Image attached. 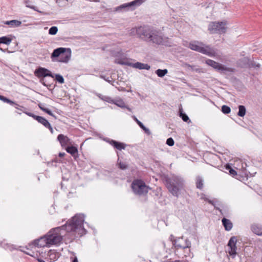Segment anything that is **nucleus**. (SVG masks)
Listing matches in <instances>:
<instances>
[{"mask_svg": "<svg viewBox=\"0 0 262 262\" xmlns=\"http://www.w3.org/2000/svg\"><path fill=\"white\" fill-rule=\"evenodd\" d=\"M206 63L208 66H211L213 68L220 71L222 72H231L232 70L230 68L226 67L224 65L219 63L211 59H207L206 60Z\"/></svg>", "mask_w": 262, "mask_h": 262, "instance_id": "nucleus-12", "label": "nucleus"}, {"mask_svg": "<svg viewBox=\"0 0 262 262\" xmlns=\"http://www.w3.org/2000/svg\"><path fill=\"white\" fill-rule=\"evenodd\" d=\"M179 116L182 118V119L184 122H190V120L189 119L188 116L185 113H184L181 104H180L179 105Z\"/></svg>", "mask_w": 262, "mask_h": 262, "instance_id": "nucleus-21", "label": "nucleus"}, {"mask_svg": "<svg viewBox=\"0 0 262 262\" xmlns=\"http://www.w3.org/2000/svg\"><path fill=\"white\" fill-rule=\"evenodd\" d=\"M145 0H135L132 2L124 4L116 8V11H121L122 9L134 10L137 6H139L144 3Z\"/></svg>", "mask_w": 262, "mask_h": 262, "instance_id": "nucleus-11", "label": "nucleus"}, {"mask_svg": "<svg viewBox=\"0 0 262 262\" xmlns=\"http://www.w3.org/2000/svg\"><path fill=\"white\" fill-rule=\"evenodd\" d=\"M84 221L83 214H77L68 220L66 224L51 229L46 234L48 238L46 240L48 241L50 246L60 244L62 242L61 230L72 234L74 238L85 234L87 231L83 227Z\"/></svg>", "mask_w": 262, "mask_h": 262, "instance_id": "nucleus-1", "label": "nucleus"}, {"mask_svg": "<svg viewBox=\"0 0 262 262\" xmlns=\"http://www.w3.org/2000/svg\"><path fill=\"white\" fill-rule=\"evenodd\" d=\"M97 96L99 97V98H102L100 95H97Z\"/></svg>", "mask_w": 262, "mask_h": 262, "instance_id": "nucleus-51", "label": "nucleus"}, {"mask_svg": "<svg viewBox=\"0 0 262 262\" xmlns=\"http://www.w3.org/2000/svg\"><path fill=\"white\" fill-rule=\"evenodd\" d=\"M38 106H39V108H40V106L41 107H44L43 106V105H42V104H41V103H39V104H38Z\"/></svg>", "mask_w": 262, "mask_h": 262, "instance_id": "nucleus-46", "label": "nucleus"}, {"mask_svg": "<svg viewBox=\"0 0 262 262\" xmlns=\"http://www.w3.org/2000/svg\"><path fill=\"white\" fill-rule=\"evenodd\" d=\"M49 256L51 259L54 260H57L59 257V254L58 252H56L52 250H50L49 252Z\"/></svg>", "mask_w": 262, "mask_h": 262, "instance_id": "nucleus-31", "label": "nucleus"}, {"mask_svg": "<svg viewBox=\"0 0 262 262\" xmlns=\"http://www.w3.org/2000/svg\"><path fill=\"white\" fill-rule=\"evenodd\" d=\"M65 149L67 152L71 154L75 160H76L78 158L79 155L77 147L73 146V144L72 145L67 146Z\"/></svg>", "mask_w": 262, "mask_h": 262, "instance_id": "nucleus-20", "label": "nucleus"}, {"mask_svg": "<svg viewBox=\"0 0 262 262\" xmlns=\"http://www.w3.org/2000/svg\"><path fill=\"white\" fill-rule=\"evenodd\" d=\"M40 109L42 110V111L45 112L48 115H50L51 116L54 117L55 119H56V117L55 115H54L52 112L48 108H47L46 107H41L40 106Z\"/></svg>", "mask_w": 262, "mask_h": 262, "instance_id": "nucleus-36", "label": "nucleus"}, {"mask_svg": "<svg viewBox=\"0 0 262 262\" xmlns=\"http://www.w3.org/2000/svg\"><path fill=\"white\" fill-rule=\"evenodd\" d=\"M55 80L58 81L59 83H64V78L61 75L55 74Z\"/></svg>", "mask_w": 262, "mask_h": 262, "instance_id": "nucleus-38", "label": "nucleus"}, {"mask_svg": "<svg viewBox=\"0 0 262 262\" xmlns=\"http://www.w3.org/2000/svg\"><path fill=\"white\" fill-rule=\"evenodd\" d=\"M25 4H26V6L28 8H31L40 13L41 14H45L44 12L40 11L36 9V7L34 6H32L29 4L30 1L28 0H25L24 1Z\"/></svg>", "mask_w": 262, "mask_h": 262, "instance_id": "nucleus-34", "label": "nucleus"}, {"mask_svg": "<svg viewBox=\"0 0 262 262\" xmlns=\"http://www.w3.org/2000/svg\"><path fill=\"white\" fill-rule=\"evenodd\" d=\"M183 66V67L189 68V70H191V71H195L198 73L203 72L202 69L199 68L198 66H192L187 63H184Z\"/></svg>", "mask_w": 262, "mask_h": 262, "instance_id": "nucleus-23", "label": "nucleus"}, {"mask_svg": "<svg viewBox=\"0 0 262 262\" xmlns=\"http://www.w3.org/2000/svg\"><path fill=\"white\" fill-rule=\"evenodd\" d=\"M5 24L9 25L11 27L15 28L20 26L21 24V22L18 20H12L5 21Z\"/></svg>", "mask_w": 262, "mask_h": 262, "instance_id": "nucleus-25", "label": "nucleus"}, {"mask_svg": "<svg viewBox=\"0 0 262 262\" xmlns=\"http://www.w3.org/2000/svg\"><path fill=\"white\" fill-rule=\"evenodd\" d=\"M58 31V28L56 26H53L49 29V34L50 35H55Z\"/></svg>", "mask_w": 262, "mask_h": 262, "instance_id": "nucleus-37", "label": "nucleus"}, {"mask_svg": "<svg viewBox=\"0 0 262 262\" xmlns=\"http://www.w3.org/2000/svg\"><path fill=\"white\" fill-rule=\"evenodd\" d=\"M25 253H26V254H27V255H28L32 256V254H30V253H29L25 252Z\"/></svg>", "mask_w": 262, "mask_h": 262, "instance_id": "nucleus-49", "label": "nucleus"}, {"mask_svg": "<svg viewBox=\"0 0 262 262\" xmlns=\"http://www.w3.org/2000/svg\"><path fill=\"white\" fill-rule=\"evenodd\" d=\"M117 165L118 167L122 170H125L128 167V164L126 162L121 161L119 158H118L117 160Z\"/></svg>", "mask_w": 262, "mask_h": 262, "instance_id": "nucleus-27", "label": "nucleus"}, {"mask_svg": "<svg viewBox=\"0 0 262 262\" xmlns=\"http://www.w3.org/2000/svg\"><path fill=\"white\" fill-rule=\"evenodd\" d=\"M155 73L159 77H163L168 73V70L167 69H158Z\"/></svg>", "mask_w": 262, "mask_h": 262, "instance_id": "nucleus-33", "label": "nucleus"}, {"mask_svg": "<svg viewBox=\"0 0 262 262\" xmlns=\"http://www.w3.org/2000/svg\"><path fill=\"white\" fill-rule=\"evenodd\" d=\"M153 29L149 27L143 26L139 27L137 28L132 29L131 33L136 32L138 36L142 39L149 40Z\"/></svg>", "mask_w": 262, "mask_h": 262, "instance_id": "nucleus-8", "label": "nucleus"}, {"mask_svg": "<svg viewBox=\"0 0 262 262\" xmlns=\"http://www.w3.org/2000/svg\"><path fill=\"white\" fill-rule=\"evenodd\" d=\"M0 50H2V51H3V52L4 51V50H3L1 48V47H0Z\"/></svg>", "mask_w": 262, "mask_h": 262, "instance_id": "nucleus-52", "label": "nucleus"}, {"mask_svg": "<svg viewBox=\"0 0 262 262\" xmlns=\"http://www.w3.org/2000/svg\"><path fill=\"white\" fill-rule=\"evenodd\" d=\"M107 142L112 146H113L114 148L117 149L118 150H121L122 149H124L126 146V144L125 143L120 142L112 139H107Z\"/></svg>", "mask_w": 262, "mask_h": 262, "instance_id": "nucleus-19", "label": "nucleus"}, {"mask_svg": "<svg viewBox=\"0 0 262 262\" xmlns=\"http://www.w3.org/2000/svg\"><path fill=\"white\" fill-rule=\"evenodd\" d=\"M257 67H259V64H257Z\"/></svg>", "mask_w": 262, "mask_h": 262, "instance_id": "nucleus-54", "label": "nucleus"}, {"mask_svg": "<svg viewBox=\"0 0 262 262\" xmlns=\"http://www.w3.org/2000/svg\"><path fill=\"white\" fill-rule=\"evenodd\" d=\"M12 39L7 36L0 37V43L9 45L11 42Z\"/></svg>", "mask_w": 262, "mask_h": 262, "instance_id": "nucleus-32", "label": "nucleus"}, {"mask_svg": "<svg viewBox=\"0 0 262 262\" xmlns=\"http://www.w3.org/2000/svg\"><path fill=\"white\" fill-rule=\"evenodd\" d=\"M5 102L8 103L10 105L15 107L18 110L22 112L23 113L26 114L29 117H32L34 120L37 121L39 123L42 124L45 127L50 123L49 122L43 117H41L39 116H37L34 115L33 113L28 112V108L26 107L20 105L16 102L12 101L11 99H1Z\"/></svg>", "mask_w": 262, "mask_h": 262, "instance_id": "nucleus-4", "label": "nucleus"}, {"mask_svg": "<svg viewBox=\"0 0 262 262\" xmlns=\"http://www.w3.org/2000/svg\"><path fill=\"white\" fill-rule=\"evenodd\" d=\"M203 180L201 177H197L196 179V187L198 189L202 190L203 188Z\"/></svg>", "mask_w": 262, "mask_h": 262, "instance_id": "nucleus-29", "label": "nucleus"}, {"mask_svg": "<svg viewBox=\"0 0 262 262\" xmlns=\"http://www.w3.org/2000/svg\"><path fill=\"white\" fill-rule=\"evenodd\" d=\"M71 56V51L69 48H58L55 49L51 54V57H59V61L68 62Z\"/></svg>", "mask_w": 262, "mask_h": 262, "instance_id": "nucleus-7", "label": "nucleus"}, {"mask_svg": "<svg viewBox=\"0 0 262 262\" xmlns=\"http://www.w3.org/2000/svg\"><path fill=\"white\" fill-rule=\"evenodd\" d=\"M213 206L216 210H217L220 211V212L221 213V214L223 215L222 210L221 209H220V207H219L217 206H216V204H215Z\"/></svg>", "mask_w": 262, "mask_h": 262, "instance_id": "nucleus-41", "label": "nucleus"}, {"mask_svg": "<svg viewBox=\"0 0 262 262\" xmlns=\"http://www.w3.org/2000/svg\"><path fill=\"white\" fill-rule=\"evenodd\" d=\"M131 187L133 192L140 196L146 195L150 189L141 179L134 180L132 183Z\"/></svg>", "mask_w": 262, "mask_h": 262, "instance_id": "nucleus-6", "label": "nucleus"}, {"mask_svg": "<svg viewBox=\"0 0 262 262\" xmlns=\"http://www.w3.org/2000/svg\"><path fill=\"white\" fill-rule=\"evenodd\" d=\"M208 203L210 204H211L212 205L214 206L215 204L214 203V202L213 201H211V200H208Z\"/></svg>", "mask_w": 262, "mask_h": 262, "instance_id": "nucleus-43", "label": "nucleus"}, {"mask_svg": "<svg viewBox=\"0 0 262 262\" xmlns=\"http://www.w3.org/2000/svg\"><path fill=\"white\" fill-rule=\"evenodd\" d=\"M65 155L64 152H59V157H63Z\"/></svg>", "mask_w": 262, "mask_h": 262, "instance_id": "nucleus-42", "label": "nucleus"}, {"mask_svg": "<svg viewBox=\"0 0 262 262\" xmlns=\"http://www.w3.org/2000/svg\"><path fill=\"white\" fill-rule=\"evenodd\" d=\"M188 47L192 50L197 51L209 57H214L216 55V52L214 49L210 48L209 46L205 45L202 42L198 41H191Z\"/></svg>", "mask_w": 262, "mask_h": 262, "instance_id": "nucleus-5", "label": "nucleus"}, {"mask_svg": "<svg viewBox=\"0 0 262 262\" xmlns=\"http://www.w3.org/2000/svg\"><path fill=\"white\" fill-rule=\"evenodd\" d=\"M246 113V107L242 105L238 106V112H237V115L239 117H243Z\"/></svg>", "mask_w": 262, "mask_h": 262, "instance_id": "nucleus-28", "label": "nucleus"}, {"mask_svg": "<svg viewBox=\"0 0 262 262\" xmlns=\"http://www.w3.org/2000/svg\"><path fill=\"white\" fill-rule=\"evenodd\" d=\"M35 75L39 77H42V78L41 79V82L44 84L46 85L44 82V78L46 77H51L52 78H54V75L52 74V73L48 69L39 67L37 69H36L35 71Z\"/></svg>", "mask_w": 262, "mask_h": 262, "instance_id": "nucleus-13", "label": "nucleus"}, {"mask_svg": "<svg viewBox=\"0 0 262 262\" xmlns=\"http://www.w3.org/2000/svg\"><path fill=\"white\" fill-rule=\"evenodd\" d=\"M222 222L225 230L230 231L231 230L233 227V224L229 219L224 217L222 219Z\"/></svg>", "mask_w": 262, "mask_h": 262, "instance_id": "nucleus-22", "label": "nucleus"}, {"mask_svg": "<svg viewBox=\"0 0 262 262\" xmlns=\"http://www.w3.org/2000/svg\"><path fill=\"white\" fill-rule=\"evenodd\" d=\"M161 180L168 191L175 196L178 197L180 191L184 187L183 180L176 176H168L166 174H162Z\"/></svg>", "mask_w": 262, "mask_h": 262, "instance_id": "nucleus-2", "label": "nucleus"}, {"mask_svg": "<svg viewBox=\"0 0 262 262\" xmlns=\"http://www.w3.org/2000/svg\"><path fill=\"white\" fill-rule=\"evenodd\" d=\"M236 243H237V238L236 236H232L228 243V246L229 247V254L232 257H234V256L236 255Z\"/></svg>", "mask_w": 262, "mask_h": 262, "instance_id": "nucleus-15", "label": "nucleus"}, {"mask_svg": "<svg viewBox=\"0 0 262 262\" xmlns=\"http://www.w3.org/2000/svg\"><path fill=\"white\" fill-rule=\"evenodd\" d=\"M46 127L48 128L52 134L53 133V129L52 126L51 125L50 123H49Z\"/></svg>", "mask_w": 262, "mask_h": 262, "instance_id": "nucleus-40", "label": "nucleus"}, {"mask_svg": "<svg viewBox=\"0 0 262 262\" xmlns=\"http://www.w3.org/2000/svg\"><path fill=\"white\" fill-rule=\"evenodd\" d=\"M0 98H1V99H5V98H7L4 97V96H3L2 95H0Z\"/></svg>", "mask_w": 262, "mask_h": 262, "instance_id": "nucleus-47", "label": "nucleus"}, {"mask_svg": "<svg viewBox=\"0 0 262 262\" xmlns=\"http://www.w3.org/2000/svg\"><path fill=\"white\" fill-rule=\"evenodd\" d=\"M105 100L110 103L115 104L118 107L121 108H126L128 111H131V110L128 107L124 102L123 99H102Z\"/></svg>", "mask_w": 262, "mask_h": 262, "instance_id": "nucleus-18", "label": "nucleus"}, {"mask_svg": "<svg viewBox=\"0 0 262 262\" xmlns=\"http://www.w3.org/2000/svg\"><path fill=\"white\" fill-rule=\"evenodd\" d=\"M226 23L225 21L211 22L208 25V30L212 34H223L226 31Z\"/></svg>", "mask_w": 262, "mask_h": 262, "instance_id": "nucleus-9", "label": "nucleus"}, {"mask_svg": "<svg viewBox=\"0 0 262 262\" xmlns=\"http://www.w3.org/2000/svg\"><path fill=\"white\" fill-rule=\"evenodd\" d=\"M92 1H93V2H99V0H92Z\"/></svg>", "mask_w": 262, "mask_h": 262, "instance_id": "nucleus-50", "label": "nucleus"}, {"mask_svg": "<svg viewBox=\"0 0 262 262\" xmlns=\"http://www.w3.org/2000/svg\"><path fill=\"white\" fill-rule=\"evenodd\" d=\"M115 63L121 64V65H126L133 68L138 69L140 70L145 69L149 70L150 68L149 65L147 63H143L140 62H137L136 63H132L128 61H123L121 60L116 59Z\"/></svg>", "mask_w": 262, "mask_h": 262, "instance_id": "nucleus-10", "label": "nucleus"}, {"mask_svg": "<svg viewBox=\"0 0 262 262\" xmlns=\"http://www.w3.org/2000/svg\"><path fill=\"white\" fill-rule=\"evenodd\" d=\"M225 169L228 170L229 172V174L232 177H235V176L237 175L236 171L233 169L229 164H227L225 166Z\"/></svg>", "mask_w": 262, "mask_h": 262, "instance_id": "nucleus-30", "label": "nucleus"}, {"mask_svg": "<svg viewBox=\"0 0 262 262\" xmlns=\"http://www.w3.org/2000/svg\"><path fill=\"white\" fill-rule=\"evenodd\" d=\"M252 232L259 236H262V226L258 225H253L251 226Z\"/></svg>", "mask_w": 262, "mask_h": 262, "instance_id": "nucleus-24", "label": "nucleus"}, {"mask_svg": "<svg viewBox=\"0 0 262 262\" xmlns=\"http://www.w3.org/2000/svg\"><path fill=\"white\" fill-rule=\"evenodd\" d=\"M134 120L137 122V123L138 124V125L145 132L146 134L147 135L150 134V132L148 128L146 127L144 124L139 121L135 116L134 117Z\"/></svg>", "mask_w": 262, "mask_h": 262, "instance_id": "nucleus-26", "label": "nucleus"}, {"mask_svg": "<svg viewBox=\"0 0 262 262\" xmlns=\"http://www.w3.org/2000/svg\"><path fill=\"white\" fill-rule=\"evenodd\" d=\"M164 40L165 39L161 33L154 29L152 30L149 39V41L158 45H164L165 42Z\"/></svg>", "mask_w": 262, "mask_h": 262, "instance_id": "nucleus-14", "label": "nucleus"}, {"mask_svg": "<svg viewBox=\"0 0 262 262\" xmlns=\"http://www.w3.org/2000/svg\"><path fill=\"white\" fill-rule=\"evenodd\" d=\"M57 140L59 142L61 147H66L67 146L72 145V141L67 136L59 134L57 136Z\"/></svg>", "mask_w": 262, "mask_h": 262, "instance_id": "nucleus-17", "label": "nucleus"}, {"mask_svg": "<svg viewBox=\"0 0 262 262\" xmlns=\"http://www.w3.org/2000/svg\"><path fill=\"white\" fill-rule=\"evenodd\" d=\"M169 240L172 242V245L177 250L181 249L186 252L184 255L185 257H190L191 242L187 239L184 238L183 236L176 237L173 235L171 234L169 237Z\"/></svg>", "mask_w": 262, "mask_h": 262, "instance_id": "nucleus-3", "label": "nucleus"}, {"mask_svg": "<svg viewBox=\"0 0 262 262\" xmlns=\"http://www.w3.org/2000/svg\"><path fill=\"white\" fill-rule=\"evenodd\" d=\"M72 262H78V259L76 256L74 257Z\"/></svg>", "mask_w": 262, "mask_h": 262, "instance_id": "nucleus-44", "label": "nucleus"}, {"mask_svg": "<svg viewBox=\"0 0 262 262\" xmlns=\"http://www.w3.org/2000/svg\"><path fill=\"white\" fill-rule=\"evenodd\" d=\"M166 143L168 145H169L170 146H172L174 145V141L173 139L170 137L167 139Z\"/></svg>", "mask_w": 262, "mask_h": 262, "instance_id": "nucleus-39", "label": "nucleus"}, {"mask_svg": "<svg viewBox=\"0 0 262 262\" xmlns=\"http://www.w3.org/2000/svg\"><path fill=\"white\" fill-rule=\"evenodd\" d=\"M48 239L47 235H45L40 238L34 240L32 244L35 247H37L38 248L45 247H50L48 241L46 240Z\"/></svg>", "mask_w": 262, "mask_h": 262, "instance_id": "nucleus-16", "label": "nucleus"}, {"mask_svg": "<svg viewBox=\"0 0 262 262\" xmlns=\"http://www.w3.org/2000/svg\"><path fill=\"white\" fill-rule=\"evenodd\" d=\"M221 111L224 114H228L231 112V108L229 106L227 105H223L222 106Z\"/></svg>", "mask_w": 262, "mask_h": 262, "instance_id": "nucleus-35", "label": "nucleus"}, {"mask_svg": "<svg viewBox=\"0 0 262 262\" xmlns=\"http://www.w3.org/2000/svg\"><path fill=\"white\" fill-rule=\"evenodd\" d=\"M37 261L38 262H46L45 260H43V259H40V258H38Z\"/></svg>", "mask_w": 262, "mask_h": 262, "instance_id": "nucleus-45", "label": "nucleus"}, {"mask_svg": "<svg viewBox=\"0 0 262 262\" xmlns=\"http://www.w3.org/2000/svg\"><path fill=\"white\" fill-rule=\"evenodd\" d=\"M17 113L19 114H21V112H17Z\"/></svg>", "mask_w": 262, "mask_h": 262, "instance_id": "nucleus-53", "label": "nucleus"}, {"mask_svg": "<svg viewBox=\"0 0 262 262\" xmlns=\"http://www.w3.org/2000/svg\"><path fill=\"white\" fill-rule=\"evenodd\" d=\"M61 189H63V183H61Z\"/></svg>", "mask_w": 262, "mask_h": 262, "instance_id": "nucleus-48", "label": "nucleus"}]
</instances>
